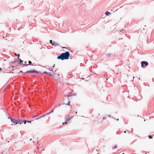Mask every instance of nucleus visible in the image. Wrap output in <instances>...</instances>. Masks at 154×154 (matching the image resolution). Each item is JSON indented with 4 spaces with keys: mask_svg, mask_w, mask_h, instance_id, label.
<instances>
[{
    "mask_svg": "<svg viewBox=\"0 0 154 154\" xmlns=\"http://www.w3.org/2000/svg\"><path fill=\"white\" fill-rule=\"evenodd\" d=\"M9 118L11 119V122H12L15 123V125H16V124H17V120H16L15 119H11L10 117Z\"/></svg>",
    "mask_w": 154,
    "mask_h": 154,
    "instance_id": "5",
    "label": "nucleus"
},
{
    "mask_svg": "<svg viewBox=\"0 0 154 154\" xmlns=\"http://www.w3.org/2000/svg\"><path fill=\"white\" fill-rule=\"evenodd\" d=\"M32 140V139H30V141H31V140Z\"/></svg>",
    "mask_w": 154,
    "mask_h": 154,
    "instance_id": "24",
    "label": "nucleus"
},
{
    "mask_svg": "<svg viewBox=\"0 0 154 154\" xmlns=\"http://www.w3.org/2000/svg\"><path fill=\"white\" fill-rule=\"evenodd\" d=\"M50 43L52 45V44H53V42H52V40H50Z\"/></svg>",
    "mask_w": 154,
    "mask_h": 154,
    "instance_id": "13",
    "label": "nucleus"
},
{
    "mask_svg": "<svg viewBox=\"0 0 154 154\" xmlns=\"http://www.w3.org/2000/svg\"><path fill=\"white\" fill-rule=\"evenodd\" d=\"M49 70H50L49 69ZM50 71H52V70H50Z\"/></svg>",
    "mask_w": 154,
    "mask_h": 154,
    "instance_id": "25",
    "label": "nucleus"
},
{
    "mask_svg": "<svg viewBox=\"0 0 154 154\" xmlns=\"http://www.w3.org/2000/svg\"><path fill=\"white\" fill-rule=\"evenodd\" d=\"M53 111H54V109H53V110L51 112H49V113H48L46 114V115H48V114H49L50 113H51V112H53Z\"/></svg>",
    "mask_w": 154,
    "mask_h": 154,
    "instance_id": "12",
    "label": "nucleus"
},
{
    "mask_svg": "<svg viewBox=\"0 0 154 154\" xmlns=\"http://www.w3.org/2000/svg\"><path fill=\"white\" fill-rule=\"evenodd\" d=\"M125 132H126L125 131L124 133H125Z\"/></svg>",
    "mask_w": 154,
    "mask_h": 154,
    "instance_id": "26",
    "label": "nucleus"
},
{
    "mask_svg": "<svg viewBox=\"0 0 154 154\" xmlns=\"http://www.w3.org/2000/svg\"><path fill=\"white\" fill-rule=\"evenodd\" d=\"M70 97V95H68V96H66L65 97Z\"/></svg>",
    "mask_w": 154,
    "mask_h": 154,
    "instance_id": "20",
    "label": "nucleus"
},
{
    "mask_svg": "<svg viewBox=\"0 0 154 154\" xmlns=\"http://www.w3.org/2000/svg\"><path fill=\"white\" fill-rule=\"evenodd\" d=\"M28 63H29V64H27L26 65H28L30 64L32 66H33V65L32 64V62H31V61H29L28 62Z\"/></svg>",
    "mask_w": 154,
    "mask_h": 154,
    "instance_id": "10",
    "label": "nucleus"
},
{
    "mask_svg": "<svg viewBox=\"0 0 154 154\" xmlns=\"http://www.w3.org/2000/svg\"><path fill=\"white\" fill-rule=\"evenodd\" d=\"M52 45H54L57 46L59 44L57 43L53 42V44H52Z\"/></svg>",
    "mask_w": 154,
    "mask_h": 154,
    "instance_id": "7",
    "label": "nucleus"
},
{
    "mask_svg": "<svg viewBox=\"0 0 154 154\" xmlns=\"http://www.w3.org/2000/svg\"><path fill=\"white\" fill-rule=\"evenodd\" d=\"M144 64L145 66H147L148 65V63L147 61H143L141 62V66L142 67H144Z\"/></svg>",
    "mask_w": 154,
    "mask_h": 154,
    "instance_id": "2",
    "label": "nucleus"
},
{
    "mask_svg": "<svg viewBox=\"0 0 154 154\" xmlns=\"http://www.w3.org/2000/svg\"><path fill=\"white\" fill-rule=\"evenodd\" d=\"M71 118H69V116H68V117L67 116L66 117V121H68L70 119H71Z\"/></svg>",
    "mask_w": 154,
    "mask_h": 154,
    "instance_id": "8",
    "label": "nucleus"
},
{
    "mask_svg": "<svg viewBox=\"0 0 154 154\" xmlns=\"http://www.w3.org/2000/svg\"><path fill=\"white\" fill-rule=\"evenodd\" d=\"M20 63H22L23 62V61L22 60H21L20 59Z\"/></svg>",
    "mask_w": 154,
    "mask_h": 154,
    "instance_id": "19",
    "label": "nucleus"
},
{
    "mask_svg": "<svg viewBox=\"0 0 154 154\" xmlns=\"http://www.w3.org/2000/svg\"><path fill=\"white\" fill-rule=\"evenodd\" d=\"M37 116H33L32 117V118H34V117H36Z\"/></svg>",
    "mask_w": 154,
    "mask_h": 154,
    "instance_id": "18",
    "label": "nucleus"
},
{
    "mask_svg": "<svg viewBox=\"0 0 154 154\" xmlns=\"http://www.w3.org/2000/svg\"><path fill=\"white\" fill-rule=\"evenodd\" d=\"M26 122H28V123H31V121H26Z\"/></svg>",
    "mask_w": 154,
    "mask_h": 154,
    "instance_id": "16",
    "label": "nucleus"
},
{
    "mask_svg": "<svg viewBox=\"0 0 154 154\" xmlns=\"http://www.w3.org/2000/svg\"><path fill=\"white\" fill-rule=\"evenodd\" d=\"M67 123V121H66V122L64 123H63V124L64 125V124H66Z\"/></svg>",
    "mask_w": 154,
    "mask_h": 154,
    "instance_id": "17",
    "label": "nucleus"
},
{
    "mask_svg": "<svg viewBox=\"0 0 154 154\" xmlns=\"http://www.w3.org/2000/svg\"><path fill=\"white\" fill-rule=\"evenodd\" d=\"M110 14V13L108 11H106L105 12V14L107 16H108Z\"/></svg>",
    "mask_w": 154,
    "mask_h": 154,
    "instance_id": "9",
    "label": "nucleus"
},
{
    "mask_svg": "<svg viewBox=\"0 0 154 154\" xmlns=\"http://www.w3.org/2000/svg\"><path fill=\"white\" fill-rule=\"evenodd\" d=\"M26 121L25 120H17V124H21L24 122V124H25L26 123Z\"/></svg>",
    "mask_w": 154,
    "mask_h": 154,
    "instance_id": "3",
    "label": "nucleus"
},
{
    "mask_svg": "<svg viewBox=\"0 0 154 154\" xmlns=\"http://www.w3.org/2000/svg\"><path fill=\"white\" fill-rule=\"evenodd\" d=\"M26 72H30V73H38V72L36 70H33L32 71H27Z\"/></svg>",
    "mask_w": 154,
    "mask_h": 154,
    "instance_id": "6",
    "label": "nucleus"
},
{
    "mask_svg": "<svg viewBox=\"0 0 154 154\" xmlns=\"http://www.w3.org/2000/svg\"><path fill=\"white\" fill-rule=\"evenodd\" d=\"M148 137L149 138V139H152V136H148Z\"/></svg>",
    "mask_w": 154,
    "mask_h": 154,
    "instance_id": "11",
    "label": "nucleus"
},
{
    "mask_svg": "<svg viewBox=\"0 0 154 154\" xmlns=\"http://www.w3.org/2000/svg\"><path fill=\"white\" fill-rule=\"evenodd\" d=\"M45 116V115H44L43 116H42V117H39V118H38V119H40V118H42V117H43V116Z\"/></svg>",
    "mask_w": 154,
    "mask_h": 154,
    "instance_id": "15",
    "label": "nucleus"
},
{
    "mask_svg": "<svg viewBox=\"0 0 154 154\" xmlns=\"http://www.w3.org/2000/svg\"><path fill=\"white\" fill-rule=\"evenodd\" d=\"M117 147V145H115L114 147H113V148L114 149L115 148H116Z\"/></svg>",
    "mask_w": 154,
    "mask_h": 154,
    "instance_id": "14",
    "label": "nucleus"
},
{
    "mask_svg": "<svg viewBox=\"0 0 154 154\" xmlns=\"http://www.w3.org/2000/svg\"><path fill=\"white\" fill-rule=\"evenodd\" d=\"M77 111H76V112H75V113H76V114H77Z\"/></svg>",
    "mask_w": 154,
    "mask_h": 154,
    "instance_id": "23",
    "label": "nucleus"
},
{
    "mask_svg": "<svg viewBox=\"0 0 154 154\" xmlns=\"http://www.w3.org/2000/svg\"><path fill=\"white\" fill-rule=\"evenodd\" d=\"M69 53L68 51L62 53L60 56H58L57 57V58L61 60H64L65 59H68L69 58Z\"/></svg>",
    "mask_w": 154,
    "mask_h": 154,
    "instance_id": "1",
    "label": "nucleus"
},
{
    "mask_svg": "<svg viewBox=\"0 0 154 154\" xmlns=\"http://www.w3.org/2000/svg\"><path fill=\"white\" fill-rule=\"evenodd\" d=\"M15 55H17V54L16 53H15Z\"/></svg>",
    "mask_w": 154,
    "mask_h": 154,
    "instance_id": "22",
    "label": "nucleus"
},
{
    "mask_svg": "<svg viewBox=\"0 0 154 154\" xmlns=\"http://www.w3.org/2000/svg\"><path fill=\"white\" fill-rule=\"evenodd\" d=\"M17 56H18V57H19V56H20V55H19V54H18V55H17Z\"/></svg>",
    "mask_w": 154,
    "mask_h": 154,
    "instance_id": "21",
    "label": "nucleus"
},
{
    "mask_svg": "<svg viewBox=\"0 0 154 154\" xmlns=\"http://www.w3.org/2000/svg\"><path fill=\"white\" fill-rule=\"evenodd\" d=\"M43 73H46V74H47L48 75H49V76H53L54 73H51V72H44Z\"/></svg>",
    "mask_w": 154,
    "mask_h": 154,
    "instance_id": "4",
    "label": "nucleus"
}]
</instances>
